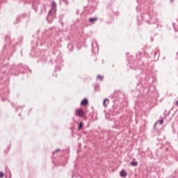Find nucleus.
<instances>
[{"label":"nucleus","instance_id":"f8f14e48","mask_svg":"<svg viewBox=\"0 0 178 178\" xmlns=\"http://www.w3.org/2000/svg\"><path fill=\"white\" fill-rule=\"evenodd\" d=\"M3 176H5V174L3 172H0V178L3 177Z\"/></svg>","mask_w":178,"mask_h":178},{"label":"nucleus","instance_id":"2eb2a0df","mask_svg":"<svg viewBox=\"0 0 178 178\" xmlns=\"http://www.w3.org/2000/svg\"><path fill=\"white\" fill-rule=\"evenodd\" d=\"M146 22H147V24H149V21H146Z\"/></svg>","mask_w":178,"mask_h":178},{"label":"nucleus","instance_id":"20e7f679","mask_svg":"<svg viewBox=\"0 0 178 178\" xmlns=\"http://www.w3.org/2000/svg\"><path fill=\"white\" fill-rule=\"evenodd\" d=\"M120 176L121 177H126V176H127V172H126L125 170H121L120 172Z\"/></svg>","mask_w":178,"mask_h":178},{"label":"nucleus","instance_id":"39448f33","mask_svg":"<svg viewBox=\"0 0 178 178\" xmlns=\"http://www.w3.org/2000/svg\"><path fill=\"white\" fill-rule=\"evenodd\" d=\"M97 21H98V18H97V17L89 18L90 23L94 24V23H95V22H97Z\"/></svg>","mask_w":178,"mask_h":178},{"label":"nucleus","instance_id":"dca6fc26","mask_svg":"<svg viewBox=\"0 0 178 178\" xmlns=\"http://www.w3.org/2000/svg\"><path fill=\"white\" fill-rule=\"evenodd\" d=\"M142 17H144V18H145V16H144V15H142Z\"/></svg>","mask_w":178,"mask_h":178},{"label":"nucleus","instance_id":"ddd939ff","mask_svg":"<svg viewBox=\"0 0 178 178\" xmlns=\"http://www.w3.org/2000/svg\"><path fill=\"white\" fill-rule=\"evenodd\" d=\"M59 151H60V149H56L54 152H59Z\"/></svg>","mask_w":178,"mask_h":178},{"label":"nucleus","instance_id":"9d476101","mask_svg":"<svg viewBox=\"0 0 178 178\" xmlns=\"http://www.w3.org/2000/svg\"><path fill=\"white\" fill-rule=\"evenodd\" d=\"M97 79H99L100 81H104V76L97 75Z\"/></svg>","mask_w":178,"mask_h":178},{"label":"nucleus","instance_id":"1a4fd4ad","mask_svg":"<svg viewBox=\"0 0 178 178\" xmlns=\"http://www.w3.org/2000/svg\"><path fill=\"white\" fill-rule=\"evenodd\" d=\"M130 165H131V166H137V165H138V162H137V161H131V162L130 163Z\"/></svg>","mask_w":178,"mask_h":178},{"label":"nucleus","instance_id":"f257e3e1","mask_svg":"<svg viewBox=\"0 0 178 178\" xmlns=\"http://www.w3.org/2000/svg\"><path fill=\"white\" fill-rule=\"evenodd\" d=\"M75 115L79 118H84V115H86V113L84 112V110H83V108H79L78 109H76Z\"/></svg>","mask_w":178,"mask_h":178},{"label":"nucleus","instance_id":"7ed1b4c3","mask_svg":"<svg viewBox=\"0 0 178 178\" xmlns=\"http://www.w3.org/2000/svg\"><path fill=\"white\" fill-rule=\"evenodd\" d=\"M81 106H86L88 105V99H83L81 102Z\"/></svg>","mask_w":178,"mask_h":178},{"label":"nucleus","instance_id":"f3484780","mask_svg":"<svg viewBox=\"0 0 178 178\" xmlns=\"http://www.w3.org/2000/svg\"><path fill=\"white\" fill-rule=\"evenodd\" d=\"M170 2H173V0H170Z\"/></svg>","mask_w":178,"mask_h":178},{"label":"nucleus","instance_id":"4468645a","mask_svg":"<svg viewBox=\"0 0 178 178\" xmlns=\"http://www.w3.org/2000/svg\"><path fill=\"white\" fill-rule=\"evenodd\" d=\"M176 105L178 106V100L176 102Z\"/></svg>","mask_w":178,"mask_h":178},{"label":"nucleus","instance_id":"6e6552de","mask_svg":"<svg viewBox=\"0 0 178 178\" xmlns=\"http://www.w3.org/2000/svg\"><path fill=\"white\" fill-rule=\"evenodd\" d=\"M143 15H147L150 19H152V14H151V12L143 13Z\"/></svg>","mask_w":178,"mask_h":178},{"label":"nucleus","instance_id":"0eeeda50","mask_svg":"<svg viewBox=\"0 0 178 178\" xmlns=\"http://www.w3.org/2000/svg\"><path fill=\"white\" fill-rule=\"evenodd\" d=\"M159 123L161 125L163 124V119L162 120H159L155 124H154V129H156V124Z\"/></svg>","mask_w":178,"mask_h":178},{"label":"nucleus","instance_id":"423d86ee","mask_svg":"<svg viewBox=\"0 0 178 178\" xmlns=\"http://www.w3.org/2000/svg\"><path fill=\"white\" fill-rule=\"evenodd\" d=\"M109 104V99H105L103 102V105L105 108H106L108 106V105Z\"/></svg>","mask_w":178,"mask_h":178},{"label":"nucleus","instance_id":"f03ea898","mask_svg":"<svg viewBox=\"0 0 178 178\" xmlns=\"http://www.w3.org/2000/svg\"><path fill=\"white\" fill-rule=\"evenodd\" d=\"M51 10L49 11L48 15H51V13H56V3L55 1H52L51 3Z\"/></svg>","mask_w":178,"mask_h":178},{"label":"nucleus","instance_id":"9b49d317","mask_svg":"<svg viewBox=\"0 0 178 178\" xmlns=\"http://www.w3.org/2000/svg\"><path fill=\"white\" fill-rule=\"evenodd\" d=\"M79 130H81L83 129V122H80L78 127Z\"/></svg>","mask_w":178,"mask_h":178}]
</instances>
